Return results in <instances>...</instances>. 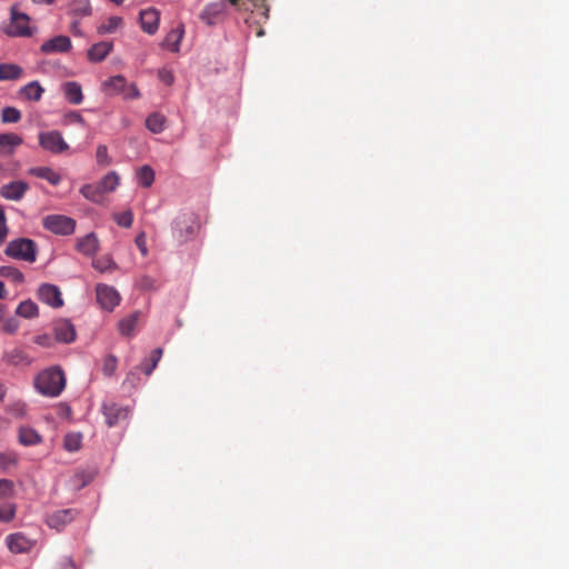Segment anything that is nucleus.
Segmentation results:
<instances>
[{"instance_id":"nucleus-1","label":"nucleus","mask_w":569,"mask_h":569,"mask_svg":"<svg viewBox=\"0 0 569 569\" xmlns=\"http://www.w3.org/2000/svg\"><path fill=\"white\" fill-rule=\"evenodd\" d=\"M66 387V377L60 367H51L34 378V388L46 397H58Z\"/></svg>"},{"instance_id":"nucleus-2","label":"nucleus","mask_w":569,"mask_h":569,"mask_svg":"<svg viewBox=\"0 0 569 569\" xmlns=\"http://www.w3.org/2000/svg\"><path fill=\"white\" fill-rule=\"evenodd\" d=\"M37 243L28 238L11 240L4 250V253L13 259L34 262L37 259Z\"/></svg>"},{"instance_id":"nucleus-3","label":"nucleus","mask_w":569,"mask_h":569,"mask_svg":"<svg viewBox=\"0 0 569 569\" xmlns=\"http://www.w3.org/2000/svg\"><path fill=\"white\" fill-rule=\"evenodd\" d=\"M0 30L8 37H30L29 17L26 13L11 9V19L0 26Z\"/></svg>"},{"instance_id":"nucleus-4","label":"nucleus","mask_w":569,"mask_h":569,"mask_svg":"<svg viewBox=\"0 0 569 569\" xmlns=\"http://www.w3.org/2000/svg\"><path fill=\"white\" fill-rule=\"evenodd\" d=\"M39 146L52 154H61L69 150V144L58 130L41 131L38 134Z\"/></svg>"},{"instance_id":"nucleus-5","label":"nucleus","mask_w":569,"mask_h":569,"mask_svg":"<svg viewBox=\"0 0 569 569\" xmlns=\"http://www.w3.org/2000/svg\"><path fill=\"white\" fill-rule=\"evenodd\" d=\"M42 226L52 233L69 236L76 230V220L63 214H49L43 218Z\"/></svg>"},{"instance_id":"nucleus-6","label":"nucleus","mask_w":569,"mask_h":569,"mask_svg":"<svg viewBox=\"0 0 569 569\" xmlns=\"http://www.w3.org/2000/svg\"><path fill=\"white\" fill-rule=\"evenodd\" d=\"M111 94H122L124 99H137L140 92L134 83H127L124 77L114 76L103 83Z\"/></svg>"},{"instance_id":"nucleus-7","label":"nucleus","mask_w":569,"mask_h":569,"mask_svg":"<svg viewBox=\"0 0 569 569\" xmlns=\"http://www.w3.org/2000/svg\"><path fill=\"white\" fill-rule=\"evenodd\" d=\"M196 232L194 219L191 214H180L172 222V236L182 242Z\"/></svg>"},{"instance_id":"nucleus-8","label":"nucleus","mask_w":569,"mask_h":569,"mask_svg":"<svg viewBox=\"0 0 569 569\" xmlns=\"http://www.w3.org/2000/svg\"><path fill=\"white\" fill-rule=\"evenodd\" d=\"M97 301L102 309L112 311L121 300L119 292L111 286L99 283L96 287Z\"/></svg>"},{"instance_id":"nucleus-9","label":"nucleus","mask_w":569,"mask_h":569,"mask_svg":"<svg viewBox=\"0 0 569 569\" xmlns=\"http://www.w3.org/2000/svg\"><path fill=\"white\" fill-rule=\"evenodd\" d=\"M243 10H250L251 13L248 18H246V23L249 26L254 23H260L261 20H267L269 18V6L267 4V0H248L242 3Z\"/></svg>"},{"instance_id":"nucleus-10","label":"nucleus","mask_w":569,"mask_h":569,"mask_svg":"<svg viewBox=\"0 0 569 569\" xmlns=\"http://www.w3.org/2000/svg\"><path fill=\"white\" fill-rule=\"evenodd\" d=\"M38 299L43 303L60 308L63 306V299L59 287L51 283H42L37 291Z\"/></svg>"},{"instance_id":"nucleus-11","label":"nucleus","mask_w":569,"mask_h":569,"mask_svg":"<svg viewBox=\"0 0 569 569\" xmlns=\"http://www.w3.org/2000/svg\"><path fill=\"white\" fill-rule=\"evenodd\" d=\"M226 11V1L219 0L217 2L207 4L200 14V19L208 26H213L223 19Z\"/></svg>"},{"instance_id":"nucleus-12","label":"nucleus","mask_w":569,"mask_h":569,"mask_svg":"<svg viewBox=\"0 0 569 569\" xmlns=\"http://www.w3.org/2000/svg\"><path fill=\"white\" fill-rule=\"evenodd\" d=\"M72 48L71 40L67 36H56L47 41H44L40 51L44 54L51 53H64L70 51Z\"/></svg>"},{"instance_id":"nucleus-13","label":"nucleus","mask_w":569,"mask_h":569,"mask_svg":"<svg viewBox=\"0 0 569 569\" xmlns=\"http://www.w3.org/2000/svg\"><path fill=\"white\" fill-rule=\"evenodd\" d=\"M106 423L109 427H114L120 421L126 420L129 416V410L114 402L103 403L102 406Z\"/></svg>"},{"instance_id":"nucleus-14","label":"nucleus","mask_w":569,"mask_h":569,"mask_svg":"<svg viewBox=\"0 0 569 569\" xmlns=\"http://www.w3.org/2000/svg\"><path fill=\"white\" fill-rule=\"evenodd\" d=\"M6 543L9 550L13 553L29 552L34 546V542L22 532L9 535L6 538Z\"/></svg>"},{"instance_id":"nucleus-15","label":"nucleus","mask_w":569,"mask_h":569,"mask_svg":"<svg viewBox=\"0 0 569 569\" xmlns=\"http://www.w3.org/2000/svg\"><path fill=\"white\" fill-rule=\"evenodd\" d=\"M28 190L29 184L27 182L21 180L12 181L0 188V196L7 200L19 201L24 197Z\"/></svg>"},{"instance_id":"nucleus-16","label":"nucleus","mask_w":569,"mask_h":569,"mask_svg":"<svg viewBox=\"0 0 569 569\" xmlns=\"http://www.w3.org/2000/svg\"><path fill=\"white\" fill-rule=\"evenodd\" d=\"M76 515L77 512L73 509L57 510L47 516L46 522L50 528L60 530L66 525L70 523Z\"/></svg>"},{"instance_id":"nucleus-17","label":"nucleus","mask_w":569,"mask_h":569,"mask_svg":"<svg viewBox=\"0 0 569 569\" xmlns=\"http://www.w3.org/2000/svg\"><path fill=\"white\" fill-rule=\"evenodd\" d=\"M54 337L58 341L70 343L76 339V329L73 325L66 319H61L54 323Z\"/></svg>"},{"instance_id":"nucleus-18","label":"nucleus","mask_w":569,"mask_h":569,"mask_svg":"<svg viewBox=\"0 0 569 569\" xmlns=\"http://www.w3.org/2000/svg\"><path fill=\"white\" fill-rule=\"evenodd\" d=\"M140 23L144 32L153 34L159 27V12L154 8H149L140 12Z\"/></svg>"},{"instance_id":"nucleus-19","label":"nucleus","mask_w":569,"mask_h":569,"mask_svg":"<svg viewBox=\"0 0 569 569\" xmlns=\"http://www.w3.org/2000/svg\"><path fill=\"white\" fill-rule=\"evenodd\" d=\"M27 173L47 180L52 186H58L62 180L61 174L50 167H32L28 169Z\"/></svg>"},{"instance_id":"nucleus-20","label":"nucleus","mask_w":569,"mask_h":569,"mask_svg":"<svg viewBox=\"0 0 569 569\" xmlns=\"http://www.w3.org/2000/svg\"><path fill=\"white\" fill-rule=\"evenodd\" d=\"M76 248L84 256H93L99 249V240L96 233L91 232L77 240Z\"/></svg>"},{"instance_id":"nucleus-21","label":"nucleus","mask_w":569,"mask_h":569,"mask_svg":"<svg viewBox=\"0 0 569 569\" xmlns=\"http://www.w3.org/2000/svg\"><path fill=\"white\" fill-rule=\"evenodd\" d=\"M64 98L71 104H80L83 101V93L81 86L76 81H68L62 84Z\"/></svg>"},{"instance_id":"nucleus-22","label":"nucleus","mask_w":569,"mask_h":569,"mask_svg":"<svg viewBox=\"0 0 569 569\" xmlns=\"http://www.w3.org/2000/svg\"><path fill=\"white\" fill-rule=\"evenodd\" d=\"M22 142V138L16 133H0V154H12Z\"/></svg>"},{"instance_id":"nucleus-23","label":"nucleus","mask_w":569,"mask_h":569,"mask_svg":"<svg viewBox=\"0 0 569 569\" xmlns=\"http://www.w3.org/2000/svg\"><path fill=\"white\" fill-rule=\"evenodd\" d=\"M112 44L109 42H99L93 44L88 51V58L92 62L102 61L111 51Z\"/></svg>"},{"instance_id":"nucleus-24","label":"nucleus","mask_w":569,"mask_h":569,"mask_svg":"<svg viewBox=\"0 0 569 569\" xmlns=\"http://www.w3.org/2000/svg\"><path fill=\"white\" fill-rule=\"evenodd\" d=\"M44 90L39 81H31L20 89V96L30 101H39Z\"/></svg>"},{"instance_id":"nucleus-25","label":"nucleus","mask_w":569,"mask_h":569,"mask_svg":"<svg viewBox=\"0 0 569 569\" xmlns=\"http://www.w3.org/2000/svg\"><path fill=\"white\" fill-rule=\"evenodd\" d=\"M16 315L26 319H32L38 317L39 308L36 302H33L30 299H27L18 305L16 309Z\"/></svg>"},{"instance_id":"nucleus-26","label":"nucleus","mask_w":569,"mask_h":569,"mask_svg":"<svg viewBox=\"0 0 569 569\" xmlns=\"http://www.w3.org/2000/svg\"><path fill=\"white\" fill-rule=\"evenodd\" d=\"M80 192L86 199L96 203H101L104 194L98 183L84 184L81 187Z\"/></svg>"},{"instance_id":"nucleus-27","label":"nucleus","mask_w":569,"mask_h":569,"mask_svg":"<svg viewBox=\"0 0 569 569\" xmlns=\"http://www.w3.org/2000/svg\"><path fill=\"white\" fill-rule=\"evenodd\" d=\"M22 68L14 63L0 64V80H17L22 76Z\"/></svg>"},{"instance_id":"nucleus-28","label":"nucleus","mask_w":569,"mask_h":569,"mask_svg":"<svg viewBox=\"0 0 569 569\" xmlns=\"http://www.w3.org/2000/svg\"><path fill=\"white\" fill-rule=\"evenodd\" d=\"M183 37V28L179 27L167 33L164 38V46L172 52L179 51V44Z\"/></svg>"},{"instance_id":"nucleus-29","label":"nucleus","mask_w":569,"mask_h":569,"mask_svg":"<svg viewBox=\"0 0 569 569\" xmlns=\"http://www.w3.org/2000/svg\"><path fill=\"white\" fill-rule=\"evenodd\" d=\"M19 441L24 446H34L41 442V436L31 428H20Z\"/></svg>"},{"instance_id":"nucleus-30","label":"nucleus","mask_w":569,"mask_h":569,"mask_svg":"<svg viewBox=\"0 0 569 569\" xmlns=\"http://www.w3.org/2000/svg\"><path fill=\"white\" fill-rule=\"evenodd\" d=\"M166 118L161 113L154 112L148 116L146 127L153 133H160L164 129Z\"/></svg>"},{"instance_id":"nucleus-31","label":"nucleus","mask_w":569,"mask_h":569,"mask_svg":"<svg viewBox=\"0 0 569 569\" xmlns=\"http://www.w3.org/2000/svg\"><path fill=\"white\" fill-rule=\"evenodd\" d=\"M161 357H162V349L161 348L153 349L150 353V358L147 361L141 363L142 371L147 376H150L152 373V371L156 369Z\"/></svg>"},{"instance_id":"nucleus-32","label":"nucleus","mask_w":569,"mask_h":569,"mask_svg":"<svg viewBox=\"0 0 569 569\" xmlns=\"http://www.w3.org/2000/svg\"><path fill=\"white\" fill-rule=\"evenodd\" d=\"M98 184L100 186V188L103 191V193L112 192L119 186V176L114 171H111V172L107 173L98 182Z\"/></svg>"},{"instance_id":"nucleus-33","label":"nucleus","mask_w":569,"mask_h":569,"mask_svg":"<svg viewBox=\"0 0 569 569\" xmlns=\"http://www.w3.org/2000/svg\"><path fill=\"white\" fill-rule=\"evenodd\" d=\"M0 277L10 279L14 283H22L24 280L23 273L12 266L0 267Z\"/></svg>"},{"instance_id":"nucleus-34","label":"nucleus","mask_w":569,"mask_h":569,"mask_svg":"<svg viewBox=\"0 0 569 569\" xmlns=\"http://www.w3.org/2000/svg\"><path fill=\"white\" fill-rule=\"evenodd\" d=\"M92 267L100 272H106L114 270L117 264L110 256H102L92 260Z\"/></svg>"},{"instance_id":"nucleus-35","label":"nucleus","mask_w":569,"mask_h":569,"mask_svg":"<svg viewBox=\"0 0 569 569\" xmlns=\"http://www.w3.org/2000/svg\"><path fill=\"white\" fill-rule=\"evenodd\" d=\"M138 323V315H131L119 322V331L123 336H130Z\"/></svg>"},{"instance_id":"nucleus-36","label":"nucleus","mask_w":569,"mask_h":569,"mask_svg":"<svg viewBox=\"0 0 569 569\" xmlns=\"http://www.w3.org/2000/svg\"><path fill=\"white\" fill-rule=\"evenodd\" d=\"M138 181L144 188L150 187L154 181V172L152 168L149 166L141 167L138 171Z\"/></svg>"},{"instance_id":"nucleus-37","label":"nucleus","mask_w":569,"mask_h":569,"mask_svg":"<svg viewBox=\"0 0 569 569\" xmlns=\"http://www.w3.org/2000/svg\"><path fill=\"white\" fill-rule=\"evenodd\" d=\"M21 119V112L14 107H6L1 112V120L4 123H17Z\"/></svg>"},{"instance_id":"nucleus-38","label":"nucleus","mask_w":569,"mask_h":569,"mask_svg":"<svg viewBox=\"0 0 569 569\" xmlns=\"http://www.w3.org/2000/svg\"><path fill=\"white\" fill-rule=\"evenodd\" d=\"M64 449L69 452H74L81 447V435L68 433L63 441Z\"/></svg>"},{"instance_id":"nucleus-39","label":"nucleus","mask_w":569,"mask_h":569,"mask_svg":"<svg viewBox=\"0 0 569 569\" xmlns=\"http://www.w3.org/2000/svg\"><path fill=\"white\" fill-rule=\"evenodd\" d=\"M113 220L120 227L130 228L133 222V213L130 209L122 212H117L113 213Z\"/></svg>"},{"instance_id":"nucleus-40","label":"nucleus","mask_w":569,"mask_h":569,"mask_svg":"<svg viewBox=\"0 0 569 569\" xmlns=\"http://www.w3.org/2000/svg\"><path fill=\"white\" fill-rule=\"evenodd\" d=\"M117 367H118V359L114 356L109 355L103 360L102 372L104 376L111 377L116 372Z\"/></svg>"},{"instance_id":"nucleus-41","label":"nucleus","mask_w":569,"mask_h":569,"mask_svg":"<svg viewBox=\"0 0 569 569\" xmlns=\"http://www.w3.org/2000/svg\"><path fill=\"white\" fill-rule=\"evenodd\" d=\"M73 11L76 14L81 16V17L90 16L92 12L90 1L89 0L74 1Z\"/></svg>"},{"instance_id":"nucleus-42","label":"nucleus","mask_w":569,"mask_h":569,"mask_svg":"<svg viewBox=\"0 0 569 569\" xmlns=\"http://www.w3.org/2000/svg\"><path fill=\"white\" fill-rule=\"evenodd\" d=\"M122 24V18L120 17H110L104 24L99 28L100 33H111L118 27Z\"/></svg>"},{"instance_id":"nucleus-43","label":"nucleus","mask_w":569,"mask_h":569,"mask_svg":"<svg viewBox=\"0 0 569 569\" xmlns=\"http://www.w3.org/2000/svg\"><path fill=\"white\" fill-rule=\"evenodd\" d=\"M7 412L14 417H23L27 412V406L23 401H14L7 407Z\"/></svg>"},{"instance_id":"nucleus-44","label":"nucleus","mask_w":569,"mask_h":569,"mask_svg":"<svg viewBox=\"0 0 569 569\" xmlns=\"http://www.w3.org/2000/svg\"><path fill=\"white\" fill-rule=\"evenodd\" d=\"M2 322V330L6 333L13 335L18 331L20 327V322L16 317H10L8 319H3Z\"/></svg>"},{"instance_id":"nucleus-45","label":"nucleus","mask_w":569,"mask_h":569,"mask_svg":"<svg viewBox=\"0 0 569 569\" xmlns=\"http://www.w3.org/2000/svg\"><path fill=\"white\" fill-rule=\"evenodd\" d=\"M97 162L101 166H108L110 163V158L108 156V148L104 144H100L97 148L96 152Z\"/></svg>"},{"instance_id":"nucleus-46","label":"nucleus","mask_w":569,"mask_h":569,"mask_svg":"<svg viewBox=\"0 0 569 569\" xmlns=\"http://www.w3.org/2000/svg\"><path fill=\"white\" fill-rule=\"evenodd\" d=\"M63 121L66 124L79 123L81 126H86L83 117L78 111H69L66 113Z\"/></svg>"},{"instance_id":"nucleus-47","label":"nucleus","mask_w":569,"mask_h":569,"mask_svg":"<svg viewBox=\"0 0 569 569\" xmlns=\"http://www.w3.org/2000/svg\"><path fill=\"white\" fill-rule=\"evenodd\" d=\"M14 517V509L12 506L8 505L4 507H0V521L8 522Z\"/></svg>"},{"instance_id":"nucleus-48","label":"nucleus","mask_w":569,"mask_h":569,"mask_svg":"<svg viewBox=\"0 0 569 569\" xmlns=\"http://www.w3.org/2000/svg\"><path fill=\"white\" fill-rule=\"evenodd\" d=\"M136 244L137 247L139 248L141 254L143 257H146L148 254V248H147V240H146V234L144 232H141L139 233L137 237H136Z\"/></svg>"},{"instance_id":"nucleus-49","label":"nucleus","mask_w":569,"mask_h":569,"mask_svg":"<svg viewBox=\"0 0 569 569\" xmlns=\"http://www.w3.org/2000/svg\"><path fill=\"white\" fill-rule=\"evenodd\" d=\"M12 490V482L7 479H0V498L8 497Z\"/></svg>"},{"instance_id":"nucleus-50","label":"nucleus","mask_w":569,"mask_h":569,"mask_svg":"<svg viewBox=\"0 0 569 569\" xmlns=\"http://www.w3.org/2000/svg\"><path fill=\"white\" fill-rule=\"evenodd\" d=\"M159 78L162 82H164L168 86L172 84L173 82V74L166 69L159 71Z\"/></svg>"},{"instance_id":"nucleus-51","label":"nucleus","mask_w":569,"mask_h":569,"mask_svg":"<svg viewBox=\"0 0 569 569\" xmlns=\"http://www.w3.org/2000/svg\"><path fill=\"white\" fill-rule=\"evenodd\" d=\"M34 342L41 347H51V338L48 335L37 336Z\"/></svg>"},{"instance_id":"nucleus-52","label":"nucleus","mask_w":569,"mask_h":569,"mask_svg":"<svg viewBox=\"0 0 569 569\" xmlns=\"http://www.w3.org/2000/svg\"><path fill=\"white\" fill-rule=\"evenodd\" d=\"M8 233V229L4 223H0V244L4 241Z\"/></svg>"},{"instance_id":"nucleus-53","label":"nucleus","mask_w":569,"mask_h":569,"mask_svg":"<svg viewBox=\"0 0 569 569\" xmlns=\"http://www.w3.org/2000/svg\"><path fill=\"white\" fill-rule=\"evenodd\" d=\"M8 388L4 383L0 382V402L6 398Z\"/></svg>"},{"instance_id":"nucleus-54","label":"nucleus","mask_w":569,"mask_h":569,"mask_svg":"<svg viewBox=\"0 0 569 569\" xmlns=\"http://www.w3.org/2000/svg\"><path fill=\"white\" fill-rule=\"evenodd\" d=\"M228 2L237 8L238 10H242V1L241 0H228Z\"/></svg>"},{"instance_id":"nucleus-55","label":"nucleus","mask_w":569,"mask_h":569,"mask_svg":"<svg viewBox=\"0 0 569 569\" xmlns=\"http://www.w3.org/2000/svg\"><path fill=\"white\" fill-rule=\"evenodd\" d=\"M6 313L7 307L3 303H0V322L3 321Z\"/></svg>"},{"instance_id":"nucleus-56","label":"nucleus","mask_w":569,"mask_h":569,"mask_svg":"<svg viewBox=\"0 0 569 569\" xmlns=\"http://www.w3.org/2000/svg\"><path fill=\"white\" fill-rule=\"evenodd\" d=\"M6 288H4V284L3 282L0 281V299H3L6 298Z\"/></svg>"},{"instance_id":"nucleus-57","label":"nucleus","mask_w":569,"mask_h":569,"mask_svg":"<svg viewBox=\"0 0 569 569\" xmlns=\"http://www.w3.org/2000/svg\"><path fill=\"white\" fill-rule=\"evenodd\" d=\"M63 569H74V566L71 561L67 560L62 565Z\"/></svg>"},{"instance_id":"nucleus-58","label":"nucleus","mask_w":569,"mask_h":569,"mask_svg":"<svg viewBox=\"0 0 569 569\" xmlns=\"http://www.w3.org/2000/svg\"><path fill=\"white\" fill-rule=\"evenodd\" d=\"M34 3H47V4H50L52 3L54 0H32Z\"/></svg>"},{"instance_id":"nucleus-59","label":"nucleus","mask_w":569,"mask_h":569,"mask_svg":"<svg viewBox=\"0 0 569 569\" xmlns=\"http://www.w3.org/2000/svg\"><path fill=\"white\" fill-rule=\"evenodd\" d=\"M4 222H6V216H4L3 210L0 208V223H4Z\"/></svg>"},{"instance_id":"nucleus-60","label":"nucleus","mask_w":569,"mask_h":569,"mask_svg":"<svg viewBox=\"0 0 569 569\" xmlns=\"http://www.w3.org/2000/svg\"><path fill=\"white\" fill-rule=\"evenodd\" d=\"M257 37H262L264 34V30L262 28H259L256 32Z\"/></svg>"},{"instance_id":"nucleus-61","label":"nucleus","mask_w":569,"mask_h":569,"mask_svg":"<svg viewBox=\"0 0 569 569\" xmlns=\"http://www.w3.org/2000/svg\"><path fill=\"white\" fill-rule=\"evenodd\" d=\"M3 461L4 462H8V461L14 462V458H12L11 456H7V458Z\"/></svg>"},{"instance_id":"nucleus-62","label":"nucleus","mask_w":569,"mask_h":569,"mask_svg":"<svg viewBox=\"0 0 569 569\" xmlns=\"http://www.w3.org/2000/svg\"><path fill=\"white\" fill-rule=\"evenodd\" d=\"M7 458V455H0V460H4Z\"/></svg>"},{"instance_id":"nucleus-63","label":"nucleus","mask_w":569,"mask_h":569,"mask_svg":"<svg viewBox=\"0 0 569 569\" xmlns=\"http://www.w3.org/2000/svg\"><path fill=\"white\" fill-rule=\"evenodd\" d=\"M3 170V166L2 163L0 162V172Z\"/></svg>"}]
</instances>
